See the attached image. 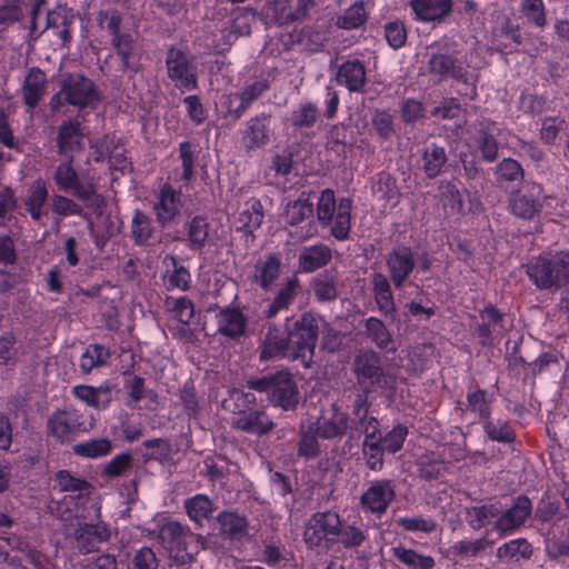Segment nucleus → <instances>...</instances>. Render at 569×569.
<instances>
[{"label":"nucleus","instance_id":"f257e3e1","mask_svg":"<svg viewBox=\"0 0 569 569\" xmlns=\"http://www.w3.org/2000/svg\"><path fill=\"white\" fill-rule=\"evenodd\" d=\"M526 273L539 290L569 288V251L542 253L526 264Z\"/></svg>","mask_w":569,"mask_h":569},{"label":"nucleus","instance_id":"f03ea898","mask_svg":"<svg viewBox=\"0 0 569 569\" xmlns=\"http://www.w3.org/2000/svg\"><path fill=\"white\" fill-rule=\"evenodd\" d=\"M291 361H300L303 368H311L319 339V319L310 311L298 318H286Z\"/></svg>","mask_w":569,"mask_h":569},{"label":"nucleus","instance_id":"7ed1b4c3","mask_svg":"<svg viewBox=\"0 0 569 569\" xmlns=\"http://www.w3.org/2000/svg\"><path fill=\"white\" fill-rule=\"evenodd\" d=\"M250 390L266 392L268 401L283 411H295L299 403V389L288 369L269 372L246 381Z\"/></svg>","mask_w":569,"mask_h":569},{"label":"nucleus","instance_id":"20e7f679","mask_svg":"<svg viewBox=\"0 0 569 569\" xmlns=\"http://www.w3.org/2000/svg\"><path fill=\"white\" fill-rule=\"evenodd\" d=\"M352 372L359 390H395L397 376L383 368L382 358L373 349L360 350L353 358Z\"/></svg>","mask_w":569,"mask_h":569},{"label":"nucleus","instance_id":"39448f33","mask_svg":"<svg viewBox=\"0 0 569 569\" xmlns=\"http://www.w3.org/2000/svg\"><path fill=\"white\" fill-rule=\"evenodd\" d=\"M58 84L59 91L50 100L53 112L66 104L86 108L100 101L94 82L82 73H62Z\"/></svg>","mask_w":569,"mask_h":569},{"label":"nucleus","instance_id":"423d86ee","mask_svg":"<svg viewBox=\"0 0 569 569\" xmlns=\"http://www.w3.org/2000/svg\"><path fill=\"white\" fill-rule=\"evenodd\" d=\"M158 540L176 559L186 563L191 562L203 548L204 537L192 532L187 525L169 520L160 526Z\"/></svg>","mask_w":569,"mask_h":569},{"label":"nucleus","instance_id":"0eeeda50","mask_svg":"<svg viewBox=\"0 0 569 569\" xmlns=\"http://www.w3.org/2000/svg\"><path fill=\"white\" fill-rule=\"evenodd\" d=\"M341 529L340 516L332 510L315 512L306 523L303 541L309 549L323 542L337 543Z\"/></svg>","mask_w":569,"mask_h":569},{"label":"nucleus","instance_id":"6e6552de","mask_svg":"<svg viewBox=\"0 0 569 569\" xmlns=\"http://www.w3.org/2000/svg\"><path fill=\"white\" fill-rule=\"evenodd\" d=\"M349 421V415L342 410L338 402L333 401L328 408H321L320 415L310 425L321 439L333 440L346 436Z\"/></svg>","mask_w":569,"mask_h":569},{"label":"nucleus","instance_id":"1a4fd4ad","mask_svg":"<svg viewBox=\"0 0 569 569\" xmlns=\"http://www.w3.org/2000/svg\"><path fill=\"white\" fill-rule=\"evenodd\" d=\"M291 360V351L289 343L288 331L286 330V322L283 328L274 322H269L266 326V332L260 339L259 343V359L260 361H270L279 359Z\"/></svg>","mask_w":569,"mask_h":569},{"label":"nucleus","instance_id":"9d476101","mask_svg":"<svg viewBox=\"0 0 569 569\" xmlns=\"http://www.w3.org/2000/svg\"><path fill=\"white\" fill-rule=\"evenodd\" d=\"M532 509L530 498L519 495L512 499V503L506 510L500 508V515L493 522V530L505 536L520 529L531 516Z\"/></svg>","mask_w":569,"mask_h":569},{"label":"nucleus","instance_id":"9b49d317","mask_svg":"<svg viewBox=\"0 0 569 569\" xmlns=\"http://www.w3.org/2000/svg\"><path fill=\"white\" fill-rule=\"evenodd\" d=\"M218 535L231 545H243L251 540L247 516L236 510H223L216 517Z\"/></svg>","mask_w":569,"mask_h":569},{"label":"nucleus","instance_id":"f8f14e48","mask_svg":"<svg viewBox=\"0 0 569 569\" xmlns=\"http://www.w3.org/2000/svg\"><path fill=\"white\" fill-rule=\"evenodd\" d=\"M386 264L392 284L396 289H401L413 272L417 260L411 247L399 244L388 252Z\"/></svg>","mask_w":569,"mask_h":569},{"label":"nucleus","instance_id":"ddd939ff","mask_svg":"<svg viewBox=\"0 0 569 569\" xmlns=\"http://www.w3.org/2000/svg\"><path fill=\"white\" fill-rule=\"evenodd\" d=\"M50 433L60 442L72 441L86 431L82 416L77 411H57L48 419Z\"/></svg>","mask_w":569,"mask_h":569},{"label":"nucleus","instance_id":"4468645a","mask_svg":"<svg viewBox=\"0 0 569 569\" xmlns=\"http://www.w3.org/2000/svg\"><path fill=\"white\" fill-rule=\"evenodd\" d=\"M395 486L391 480L375 481L361 496L362 508L376 515H382L395 499Z\"/></svg>","mask_w":569,"mask_h":569},{"label":"nucleus","instance_id":"2eb2a0df","mask_svg":"<svg viewBox=\"0 0 569 569\" xmlns=\"http://www.w3.org/2000/svg\"><path fill=\"white\" fill-rule=\"evenodd\" d=\"M168 76L172 81H177V87L194 88L197 77L190 64L188 56L176 48H170L167 53Z\"/></svg>","mask_w":569,"mask_h":569},{"label":"nucleus","instance_id":"dca6fc26","mask_svg":"<svg viewBox=\"0 0 569 569\" xmlns=\"http://www.w3.org/2000/svg\"><path fill=\"white\" fill-rule=\"evenodd\" d=\"M232 427L251 436L262 438L276 427L264 409L249 410L247 413L232 419Z\"/></svg>","mask_w":569,"mask_h":569},{"label":"nucleus","instance_id":"f3484780","mask_svg":"<svg viewBox=\"0 0 569 569\" xmlns=\"http://www.w3.org/2000/svg\"><path fill=\"white\" fill-rule=\"evenodd\" d=\"M300 290L301 283L296 276L286 278L269 305L263 309V317L266 319H273L278 313L287 311L295 302Z\"/></svg>","mask_w":569,"mask_h":569},{"label":"nucleus","instance_id":"a211bd4d","mask_svg":"<svg viewBox=\"0 0 569 569\" xmlns=\"http://www.w3.org/2000/svg\"><path fill=\"white\" fill-rule=\"evenodd\" d=\"M60 189L70 192L82 201L86 207L91 208L97 214L102 213L106 206L104 198L98 193L96 187L89 180H57Z\"/></svg>","mask_w":569,"mask_h":569},{"label":"nucleus","instance_id":"6ab92c4d","mask_svg":"<svg viewBox=\"0 0 569 569\" xmlns=\"http://www.w3.org/2000/svg\"><path fill=\"white\" fill-rule=\"evenodd\" d=\"M281 258L277 253H268L254 264L253 282L263 291H270L281 273Z\"/></svg>","mask_w":569,"mask_h":569},{"label":"nucleus","instance_id":"aec40b11","mask_svg":"<svg viewBox=\"0 0 569 569\" xmlns=\"http://www.w3.org/2000/svg\"><path fill=\"white\" fill-rule=\"evenodd\" d=\"M332 258L331 249L325 243L302 247L298 254V270L311 273L327 266Z\"/></svg>","mask_w":569,"mask_h":569},{"label":"nucleus","instance_id":"412c9836","mask_svg":"<svg viewBox=\"0 0 569 569\" xmlns=\"http://www.w3.org/2000/svg\"><path fill=\"white\" fill-rule=\"evenodd\" d=\"M181 206L180 192H177L169 184H164L160 190L158 201L153 206L158 222L162 227L171 222L179 214Z\"/></svg>","mask_w":569,"mask_h":569},{"label":"nucleus","instance_id":"4be33fe9","mask_svg":"<svg viewBox=\"0 0 569 569\" xmlns=\"http://www.w3.org/2000/svg\"><path fill=\"white\" fill-rule=\"evenodd\" d=\"M452 0H412L411 7L421 21L441 23L452 12Z\"/></svg>","mask_w":569,"mask_h":569},{"label":"nucleus","instance_id":"5701e85b","mask_svg":"<svg viewBox=\"0 0 569 569\" xmlns=\"http://www.w3.org/2000/svg\"><path fill=\"white\" fill-rule=\"evenodd\" d=\"M372 290L379 311L391 320L396 319V303L388 277L381 272L372 274Z\"/></svg>","mask_w":569,"mask_h":569},{"label":"nucleus","instance_id":"b1692460","mask_svg":"<svg viewBox=\"0 0 569 569\" xmlns=\"http://www.w3.org/2000/svg\"><path fill=\"white\" fill-rule=\"evenodd\" d=\"M217 325L220 335L237 339L246 332L247 317L238 308H222L217 315Z\"/></svg>","mask_w":569,"mask_h":569},{"label":"nucleus","instance_id":"393cba45","mask_svg":"<svg viewBox=\"0 0 569 569\" xmlns=\"http://www.w3.org/2000/svg\"><path fill=\"white\" fill-rule=\"evenodd\" d=\"M110 537L106 526L81 523L74 530V539L80 552L89 553L97 549L98 545Z\"/></svg>","mask_w":569,"mask_h":569},{"label":"nucleus","instance_id":"a878e982","mask_svg":"<svg viewBox=\"0 0 569 569\" xmlns=\"http://www.w3.org/2000/svg\"><path fill=\"white\" fill-rule=\"evenodd\" d=\"M183 508L189 519L198 528H202L204 521L212 518L217 506L207 495L197 493L184 500Z\"/></svg>","mask_w":569,"mask_h":569},{"label":"nucleus","instance_id":"bb28decb","mask_svg":"<svg viewBox=\"0 0 569 569\" xmlns=\"http://www.w3.org/2000/svg\"><path fill=\"white\" fill-rule=\"evenodd\" d=\"M47 78L44 72L34 67L31 68L22 84L23 102L33 109L46 92Z\"/></svg>","mask_w":569,"mask_h":569},{"label":"nucleus","instance_id":"cd10ccee","mask_svg":"<svg viewBox=\"0 0 569 569\" xmlns=\"http://www.w3.org/2000/svg\"><path fill=\"white\" fill-rule=\"evenodd\" d=\"M365 333L378 349L388 352L397 351L392 335L382 320L376 317L368 318L365 321Z\"/></svg>","mask_w":569,"mask_h":569},{"label":"nucleus","instance_id":"c85d7f7f","mask_svg":"<svg viewBox=\"0 0 569 569\" xmlns=\"http://www.w3.org/2000/svg\"><path fill=\"white\" fill-rule=\"evenodd\" d=\"M479 316L482 319V322L477 326V336L482 346H490L492 345L493 330L497 327H503V313H501L493 305H488L480 311Z\"/></svg>","mask_w":569,"mask_h":569},{"label":"nucleus","instance_id":"c756f323","mask_svg":"<svg viewBox=\"0 0 569 569\" xmlns=\"http://www.w3.org/2000/svg\"><path fill=\"white\" fill-rule=\"evenodd\" d=\"M337 81L346 84L350 91H361L366 83L365 66L359 60L342 63L337 73Z\"/></svg>","mask_w":569,"mask_h":569},{"label":"nucleus","instance_id":"7c9ffc66","mask_svg":"<svg viewBox=\"0 0 569 569\" xmlns=\"http://www.w3.org/2000/svg\"><path fill=\"white\" fill-rule=\"evenodd\" d=\"M391 556L408 569H432L436 566L433 557L422 555L415 549L398 545L390 549Z\"/></svg>","mask_w":569,"mask_h":569},{"label":"nucleus","instance_id":"2f4dec72","mask_svg":"<svg viewBox=\"0 0 569 569\" xmlns=\"http://www.w3.org/2000/svg\"><path fill=\"white\" fill-rule=\"evenodd\" d=\"M500 515V502L472 506L466 508V520L473 530H479L491 519H497Z\"/></svg>","mask_w":569,"mask_h":569},{"label":"nucleus","instance_id":"473e14b6","mask_svg":"<svg viewBox=\"0 0 569 569\" xmlns=\"http://www.w3.org/2000/svg\"><path fill=\"white\" fill-rule=\"evenodd\" d=\"M315 297L322 302L333 301L338 297L337 277L335 270H326L311 282Z\"/></svg>","mask_w":569,"mask_h":569},{"label":"nucleus","instance_id":"72a5a7b5","mask_svg":"<svg viewBox=\"0 0 569 569\" xmlns=\"http://www.w3.org/2000/svg\"><path fill=\"white\" fill-rule=\"evenodd\" d=\"M268 120L269 116L264 113L249 120L246 131V138L249 140L248 149L260 148L269 142Z\"/></svg>","mask_w":569,"mask_h":569},{"label":"nucleus","instance_id":"f704fd0d","mask_svg":"<svg viewBox=\"0 0 569 569\" xmlns=\"http://www.w3.org/2000/svg\"><path fill=\"white\" fill-rule=\"evenodd\" d=\"M351 200L342 198L338 204L337 213L331 222V234L337 240H346L351 227Z\"/></svg>","mask_w":569,"mask_h":569},{"label":"nucleus","instance_id":"c9c22d12","mask_svg":"<svg viewBox=\"0 0 569 569\" xmlns=\"http://www.w3.org/2000/svg\"><path fill=\"white\" fill-rule=\"evenodd\" d=\"M263 221V207L259 199H251L248 202V208L239 213L238 230L252 234L254 230L260 228Z\"/></svg>","mask_w":569,"mask_h":569},{"label":"nucleus","instance_id":"e433bc0d","mask_svg":"<svg viewBox=\"0 0 569 569\" xmlns=\"http://www.w3.org/2000/svg\"><path fill=\"white\" fill-rule=\"evenodd\" d=\"M318 438H320L319 435L310 423L308 426L301 423L297 448L298 456L307 460L318 457L321 451Z\"/></svg>","mask_w":569,"mask_h":569},{"label":"nucleus","instance_id":"4c0bfd02","mask_svg":"<svg viewBox=\"0 0 569 569\" xmlns=\"http://www.w3.org/2000/svg\"><path fill=\"white\" fill-rule=\"evenodd\" d=\"M483 432L491 440L500 443H512L516 435L510 423L501 419H491L489 417L482 421Z\"/></svg>","mask_w":569,"mask_h":569},{"label":"nucleus","instance_id":"58836bf2","mask_svg":"<svg viewBox=\"0 0 569 569\" xmlns=\"http://www.w3.org/2000/svg\"><path fill=\"white\" fill-rule=\"evenodd\" d=\"M112 450V442L108 438H97L77 443L72 447L76 456L97 459L108 456Z\"/></svg>","mask_w":569,"mask_h":569},{"label":"nucleus","instance_id":"ea45409f","mask_svg":"<svg viewBox=\"0 0 569 569\" xmlns=\"http://www.w3.org/2000/svg\"><path fill=\"white\" fill-rule=\"evenodd\" d=\"M532 552L531 543L525 538H518L500 546L497 549V557L519 561L520 559H529Z\"/></svg>","mask_w":569,"mask_h":569},{"label":"nucleus","instance_id":"a19ab883","mask_svg":"<svg viewBox=\"0 0 569 569\" xmlns=\"http://www.w3.org/2000/svg\"><path fill=\"white\" fill-rule=\"evenodd\" d=\"M82 134L79 130V123L67 122L59 128L57 143L60 152L79 150L81 148Z\"/></svg>","mask_w":569,"mask_h":569},{"label":"nucleus","instance_id":"79ce46f5","mask_svg":"<svg viewBox=\"0 0 569 569\" xmlns=\"http://www.w3.org/2000/svg\"><path fill=\"white\" fill-rule=\"evenodd\" d=\"M153 234L151 219L140 210H136L131 221V236L138 246H149Z\"/></svg>","mask_w":569,"mask_h":569},{"label":"nucleus","instance_id":"37998d69","mask_svg":"<svg viewBox=\"0 0 569 569\" xmlns=\"http://www.w3.org/2000/svg\"><path fill=\"white\" fill-rule=\"evenodd\" d=\"M383 448L379 436L373 439L365 438L362 442V455L366 460L367 467L372 471H379L383 468Z\"/></svg>","mask_w":569,"mask_h":569},{"label":"nucleus","instance_id":"c03bdc74","mask_svg":"<svg viewBox=\"0 0 569 569\" xmlns=\"http://www.w3.org/2000/svg\"><path fill=\"white\" fill-rule=\"evenodd\" d=\"M491 543L486 537L476 540H459L450 547V552L462 559L476 558L485 552Z\"/></svg>","mask_w":569,"mask_h":569},{"label":"nucleus","instance_id":"a18cd8bd","mask_svg":"<svg viewBox=\"0 0 569 569\" xmlns=\"http://www.w3.org/2000/svg\"><path fill=\"white\" fill-rule=\"evenodd\" d=\"M466 410L477 413L481 421L491 417V399L487 391L480 388L469 389Z\"/></svg>","mask_w":569,"mask_h":569},{"label":"nucleus","instance_id":"49530a36","mask_svg":"<svg viewBox=\"0 0 569 569\" xmlns=\"http://www.w3.org/2000/svg\"><path fill=\"white\" fill-rule=\"evenodd\" d=\"M313 213V204L305 193L297 200L289 201L286 207V221L291 226L301 223L305 219L311 217Z\"/></svg>","mask_w":569,"mask_h":569},{"label":"nucleus","instance_id":"de8ad7c7","mask_svg":"<svg viewBox=\"0 0 569 569\" xmlns=\"http://www.w3.org/2000/svg\"><path fill=\"white\" fill-rule=\"evenodd\" d=\"M109 356V350L103 346L91 345L81 356L79 367L84 375H88L93 368L106 365Z\"/></svg>","mask_w":569,"mask_h":569},{"label":"nucleus","instance_id":"09e8293b","mask_svg":"<svg viewBox=\"0 0 569 569\" xmlns=\"http://www.w3.org/2000/svg\"><path fill=\"white\" fill-rule=\"evenodd\" d=\"M367 21V12L362 1H356L342 16H339L336 26L351 30L361 27Z\"/></svg>","mask_w":569,"mask_h":569},{"label":"nucleus","instance_id":"8fccbe9b","mask_svg":"<svg viewBox=\"0 0 569 569\" xmlns=\"http://www.w3.org/2000/svg\"><path fill=\"white\" fill-rule=\"evenodd\" d=\"M442 461L433 452L425 453L417 460V470L421 479L431 481L441 477Z\"/></svg>","mask_w":569,"mask_h":569},{"label":"nucleus","instance_id":"3c124183","mask_svg":"<svg viewBox=\"0 0 569 569\" xmlns=\"http://www.w3.org/2000/svg\"><path fill=\"white\" fill-rule=\"evenodd\" d=\"M209 234V223L206 218L197 216L188 224V239L190 248L193 250L201 249L207 241Z\"/></svg>","mask_w":569,"mask_h":569},{"label":"nucleus","instance_id":"603ef678","mask_svg":"<svg viewBox=\"0 0 569 569\" xmlns=\"http://www.w3.org/2000/svg\"><path fill=\"white\" fill-rule=\"evenodd\" d=\"M257 22V17L252 13H240L231 22L230 30L224 36L228 43H232L239 37L251 34L252 24Z\"/></svg>","mask_w":569,"mask_h":569},{"label":"nucleus","instance_id":"864d4df0","mask_svg":"<svg viewBox=\"0 0 569 569\" xmlns=\"http://www.w3.org/2000/svg\"><path fill=\"white\" fill-rule=\"evenodd\" d=\"M56 482L62 492H89L91 483L86 479L73 476L69 470H59L56 473Z\"/></svg>","mask_w":569,"mask_h":569},{"label":"nucleus","instance_id":"5fc2aeb1","mask_svg":"<svg viewBox=\"0 0 569 569\" xmlns=\"http://www.w3.org/2000/svg\"><path fill=\"white\" fill-rule=\"evenodd\" d=\"M338 206L336 204L335 192L330 189H326L321 192V196L317 206V218L322 226H330L333 216L337 213Z\"/></svg>","mask_w":569,"mask_h":569},{"label":"nucleus","instance_id":"6e6d98bb","mask_svg":"<svg viewBox=\"0 0 569 569\" xmlns=\"http://www.w3.org/2000/svg\"><path fill=\"white\" fill-rule=\"evenodd\" d=\"M142 446L150 451L142 455L146 462L154 460L163 462L168 460L171 455V445L168 440L162 438L149 439L142 442Z\"/></svg>","mask_w":569,"mask_h":569},{"label":"nucleus","instance_id":"4d7b16f0","mask_svg":"<svg viewBox=\"0 0 569 569\" xmlns=\"http://www.w3.org/2000/svg\"><path fill=\"white\" fill-rule=\"evenodd\" d=\"M510 208L515 216L530 220L540 210V204L531 197L517 194L510 201Z\"/></svg>","mask_w":569,"mask_h":569},{"label":"nucleus","instance_id":"13d9d810","mask_svg":"<svg viewBox=\"0 0 569 569\" xmlns=\"http://www.w3.org/2000/svg\"><path fill=\"white\" fill-rule=\"evenodd\" d=\"M48 197V191L44 186L37 183L31 190L30 194L24 200L27 211L31 218L39 221L42 217V206Z\"/></svg>","mask_w":569,"mask_h":569},{"label":"nucleus","instance_id":"bf43d9fd","mask_svg":"<svg viewBox=\"0 0 569 569\" xmlns=\"http://www.w3.org/2000/svg\"><path fill=\"white\" fill-rule=\"evenodd\" d=\"M397 525L405 531L409 532H423L431 533L437 529V522L432 518L417 517H401L397 519Z\"/></svg>","mask_w":569,"mask_h":569},{"label":"nucleus","instance_id":"052dcab7","mask_svg":"<svg viewBox=\"0 0 569 569\" xmlns=\"http://www.w3.org/2000/svg\"><path fill=\"white\" fill-rule=\"evenodd\" d=\"M207 477L211 481H221L230 473L231 461L224 456L218 455L212 458H208L206 461Z\"/></svg>","mask_w":569,"mask_h":569},{"label":"nucleus","instance_id":"680f3d73","mask_svg":"<svg viewBox=\"0 0 569 569\" xmlns=\"http://www.w3.org/2000/svg\"><path fill=\"white\" fill-rule=\"evenodd\" d=\"M132 455L130 452H122L113 457L102 470V475L113 479L121 477L132 467Z\"/></svg>","mask_w":569,"mask_h":569},{"label":"nucleus","instance_id":"e2e57ef3","mask_svg":"<svg viewBox=\"0 0 569 569\" xmlns=\"http://www.w3.org/2000/svg\"><path fill=\"white\" fill-rule=\"evenodd\" d=\"M408 435V429L403 425H397L385 436H381L379 432L380 441L383 445V448H386V451L389 453H396L398 452L406 440V437Z\"/></svg>","mask_w":569,"mask_h":569},{"label":"nucleus","instance_id":"0e129e2a","mask_svg":"<svg viewBox=\"0 0 569 569\" xmlns=\"http://www.w3.org/2000/svg\"><path fill=\"white\" fill-rule=\"evenodd\" d=\"M560 501L545 493L536 508V519L542 523L549 522L559 515Z\"/></svg>","mask_w":569,"mask_h":569},{"label":"nucleus","instance_id":"69168bd1","mask_svg":"<svg viewBox=\"0 0 569 569\" xmlns=\"http://www.w3.org/2000/svg\"><path fill=\"white\" fill-rule=\"evenodd\" d=\"M291 3L292 0H268V16L280 26L290 23Z\"/></svg>","mask_w":569,"mask_h":569},{"label":"nucleus","instance_id":"338daca9","mask_svg":"<svg viewBox=\"0 0 569 569\" xmlns=\"http://www.w3.org/2000/svg\"><path fill=\"white\" fill-rule=\"evenodd\" d=\"M365 532L356 526H342L338 537L340 542L346 549H353L360 547L366 540Z\"/></svg>","mask_w":569,"mask_h":569},{"label":"nucleus","instance_id":"774afa93","mask_svg":"<svg viewBox=\"0 0 569 569\" xmlns=\"http://www.w3.org/2000/svg\"><path fill=\"white\" fill-rule=\"evenodd\" d=\"M129 569H159L156 552L149 547H142L132 557Z\"/></svg>","mask_w":569,"mask_h":569}]
</instances>
